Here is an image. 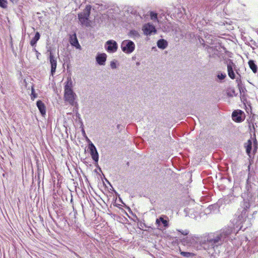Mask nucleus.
<instances>
[{
	"label": "nucleus",
	"mask_w": 258,
	"mask_h": 258,
	"mask_svg": "<svg viewBox=\"0 0 258 258\" xmlns=\"http://www.w3.org/2000/svg\"><path fill=\"white\" fill-rule=\"evenodd\" d=\"M238 198V196L234 195V193L232 192L224 197L223 203L225 205H231L235 203Z\"/></svg>",
	"instance_id": "14"
},
{
	"label": "nucleus",
	"mask_w": 258,
	"mask_h": 258,
	"mask_svg": "<svg viewBox=\"0 0 258 258\" xmlns=\"http://www.w3.org/2000/svg\"><path fill=\"white\" fill-rule=\"evenodd\" d=\"M88 149L92 159L95 163H98L99 160V154L95 145L90 141L88 145Z\"/></svg>",
	"instance_id": "12"
},
{
	"label": "nucleus",
	"mask_w": 258,
	"mask_h": 258,
	"mask_svg": "<svg viewBox=\"0 0 258 258\" xmlns=\"http://www.w3.org/2000/svg\"><path fill=\"white\" fill-rule=\"evenodd\" d=\"M110 67L112 69H115L116 68V63L115 61H111L110 62Z\"/></svg>",
	"instance_id": "32"
},
{
	"label": "nucleus",
	"mask_w": 258,
	"mask_h": 258,
	"mask_svg": "<svg viewBox=\"0 0 258 258\" xmlns=\"http://www.w3.org/2000/svg\"><path fill=\"white\" fill-rule=\"evenodd\" d=\"M75 93L73 90L64 91V98L65 101L68 102L71 105L74 106L76 103L75 101Z\"/></svg>",
	"instance_id": "13"
},
{
	"label": "nucleus",
	"mask_w": 258,
	"mask_h": 258,
	"mask_svg": "<svg viewBox=\"0 0 258 258\" xmlns=\"http://www.w3.org/2000/svg\"><path fill=\"white\" fill-rule=\"evenodd\" d=\"M120 47L124 53L131 54L135 49V44L131 40H124L121 43Z\"/></svg>",
	"instance_id": "4"
},
{
	"label": "nucleus",
	"mask_w": 258,
	"mask_h": 258,
	"mask_svg": "<svg viewBox=\"0 0 258 258\" xmlns=\"http://www.w3.org/2000/svg\"><path fill=\"white\" fill-rule=\"evenodd\" d=\"M91 7L87 5L85 9L81 13L78 14V19L82 25L89 27L90 25V21L89 19L91 13Z\"/></svg>",
	"instance_id": "3"
},
{
	"label": "nucleus",
	"mask_w": 258,
	"mask_h": 258,
	"mask_svg": "<svg viewBox=\"0 0 258 258\" xmlns=\"http://www.w3.org/2000/svg\"><path fill=\"white\" fill-rule=\"evenodd\" d=\"M256 150H257V147H255L254 148V150H253V151H254V152H255V151H256Z\"/></svg>",
	"instance_id": "38"
},
{
	"label": "nucleus",
	"mask_w": 258,
	"mask_h": 258,
	"mask_svg": "<svg viewBox=\"0 0 258 258\" xmlns=\"http://www.w3.org/2000/svg\"><path fill=\"white\" fill-rule=\"evenodd\" d=\"M142 29L144 34L147 36H150L157 33L155 26L150 23L144 24Z\"/></svg>",
	"instance_id": "10"
},
{
	"label": "nucleus",
	"mask_w": 258,
	"mask_h": 258,
	"mask_svg": "<svg viewBox=\"0 0 258 258\" xmlns=\"http://www.w3.org/2000/svg\"><path fill=\"white\" fill-rule=\"evenodd\" d=\"M249 130L250 133L251 134H253L254 136H255V128H254V124L253 123L252 124V126L249 124Z\"/></svg>",
	"instance_id": "29"
},
{
	"label": "nucleus",
	"mask_w": 258,
	"mask_h": 258,
	"mask_svg": "<svg viewBox=\"0 0 258 258\" xmlns=\"http://www.w3.org/2000/svg\"><path fill=\"white\" fill-rule=\"evenodd\" d=\"M248 65L250 69L254 74L257 72V67L255 64V61L253 60H249L248 62Z\"/></svg>",
	"instance_id": "24"
},
{
	"label": "nucleus",
	"mask_w": 258,
	"mask_h": 258,
	"mask_svg": "<svg viewBox=\"0 0 258 258\" xmlns=\"http://www.w3.org/2000/svg\"><path fill=\"white\" fill-rule=\"evenodd\" d=\"M150 18L153 21L157 20V14L154 12L151 11L150 12Z\"/></svg>",
	"instance_id": "28"
},
{
	"label": "nucleus",
	"mask_w": 258,
	"mask_h": 258,
	"mask_svg": "<svg viewBox=\"0 0 258 258\" xmlns=\"http://www.w3.org/2000/svg\"><path fill=\"white\" fill-rule=\"evenodd\" d=\"M107 59V55L105 53L98 52L96 56V61L100 66H104Z\"/></svg>",
	"instance_id": "15"
},
{
	"label": "nucleus",
	"mask_w": 258,
	"mask_h": 258,
	"mask_svg": "<svg viewBox=\"0 0 258 258\" xmlns=\"http://www.w3.org/2000/svg\"><path fill=\"white\" fill-rule=\"evenodd\" d=\"M48 51L49 52L48 59L49 60L51 67L50 74L51 75L53 76L56 72L57 59L56 57H55L54 55L51 50H48Z\"/></svg>",
	"instance_id": "8"
},
{
	"label": "nucleus",
	"mask_w": 258,
	"mask_h": 258,
	"mask_svg": "<svg viewBox=\"0 0 258 258\" xmlns=\"http://www.w3.org/2000/svg\"><path fill=\"white\" fill-rule=\"evenodd\" d=\"M231 117L235 122L240 123L245 119V114L241 110H234L232 113Z\"/></svg>",
	"instance_id": "6"
},
{
	"label": "nucleus",
	"mask_w": 258,
	"mask_h": 258,
	"mask_svg": "<svg viewBox=\"0 0 258 258\" xmlns=\"http://www.w3.org/2000/svg\"><path fill=\"white\" fill-rule=\"evenodd\" d=\"M139 16H140V17L141 19H142V18H143L142 16H141V15H139Z\"/></svg>",
	"instance_id": "40"
},
{
	"label": "nucleus",
	"mask_w": 258,
	"mask_h": 258,
	"mask_svg": "<svg viewBox=\"0 0 258 258\" xmlns=\"http://www.w3.org/2000/svg\"><path fill=\"white\" fill-rule=\"evenodd\" d=\"M252 142L251 140H248L247 143H245L244 147L246 149V153L250 156L252 150Z\"/></svg>",
	"instance_id": "22"
},
{
	"label": "nucleus",
	"mask_w": 258,
	"mask_h": 258,
	"mask_svg": "<svg viewBox=\"0 0 258 258\" xmlns=\"http://www.w3.org/2000/svg\"><path fill=\"white\" fill-rule=\"evenodd\" d=\"M129 36L130 37L135 39L139 38L140 37V35L139 32L135 30H132L130 31Z\"/></svg>",
	"instance_id": "27"
},
{
	"label": "nucleus",
	"mask_w": 258,
	"mask_h": 258,
	"mask_svg": "<svg viewBox=\"0 0 258 258\" xmlns=\"http://www.w3.org/2000/svg\"><path fill=\"white\" fill-rule=\"evenodd\" d=\"M235 217L232 221V223L233 225H236L237 227L242 223L246 219L245 218L243 217V216L241 217V215L239 214V212H236L235 214Z\"/></svg>",
	"instance_id": "16"
},
{
	"label": "nucleus",
	"mask_w": 258,
	"mask_h": 258,
	"mask_svg": "<svg viewBox=\"0 0 258 258\" xmlns=\"http://www.w3.org/2000/svg\"><path fill=\"white\" fill-rule=\"evenodd\" d=\"M40 37V35L38 32H36L35 34L34 37L30 41V45L32 46H35L37 41Z\"/></svg>",
	"instance_id": "23"
},
{
	"label": "nucleus",
	"mask_w": 258,
	"mask_h": 258,
	"mask_svg": "<svg viewBox=\"0 0 258 258\" xmlns=\"http://www.w3.org/2000/svg\"><path fill=\"white\" fill-rule=\"evenodd\" d=\"M33 51L35 52L37 58L39 59V56L40 55V53H39L35 48L33 49Z\"/></svg>",
	"instance_id": "34"
},
{
	"label": "nucleus",
	"mask_w": 258,
	"mask_h": 258,
	"mask_svg": "<svg viewBox=\"0 0 258 258\" xmlns=\"http://www.w3.org/2000/svg\"><path fill=\"white\" fill-rule=\"evenodd\" d=\"M178 231L179 232H180L183 235H187L188 234V231L187 230H185L184 231H181V230H178Z\"/></svg>",
	"instance_id": "35"
},
{
	"label": "nucleus",
	"mask_w": 258,
	"mask_h": 258,
	"mask_svg": "<svg viewBox=\"0 0 258 258\" xmlns=\"http://www.w3.org/2000/svg\"><path fill=\"white\" fill-rule=\"evenodd\" d=\"M237 75L239 76V77L236 78L235 79H236V82L238 84V85H239V83L241 82V79H240L241 76L239 73Z\"/></svg>",
	"instance_id": "33"
},
{
	"label": "nucleus",
	"mask_w": 258,
	"mask_h": 258,
	"mask_svg": "<svg viewBox=\"0 0 258 258\" xmlns=\"http://www.w3.org/2000/svg\"><path fill=\"white\" fill-rule=\"evenodd\" d=\"M169 222L168 217L166 215H162L156 219L155 224L159 229H166L169 227Z\"/></svg>",
	"instance_id": "5"
},
{
	"label": "nucleus",
	"mask_w": 258,
	"mask_h": 258,
	"mask_svg": "<svg viewBox=\"0 0 258 258\" xmlns=\"http://www.w3.org/2000/svg\"><path fill=\"white\" fill-rule=\"evenodd\" d=\"M37 97V94L35 93L34 89L32 88L31 98L32 100H34L35 98Z\"/></svg>",
	"instance_id": "31"
},
{
	"label": "nucleus",
	"mask_w": 258,
	"mask_h": 258,
	"mask_svg": "<svg viewBox=\"0 0 258 258\" xmlns=\"http://www.w3.org/2000/svg\"><path fill=\"white\" fill-rule=\"evenodd\" d=\"M254 144H256V140L254 141Z\"/></svg>",
	"instance_id": "42"
},
{
	"label": "nucleus",
	"mask_w": 258,
	"mask_h": 258,
	"mask_svg": "<svg viewBox=\"0 0 258 258\" xmlns=\"http://www.w3.org/2000/svg\"><path fill=\"white\" fill-rule=\"evenodd\" d=\"M157 45L159 48L164 49L168 45V42L164 39H160L157 41Z\"/></svg>",
	"instance_id": "21"
},
{
	"label": "nucleus",
	"mask_w": 258,
	"mask_h": 258,
	"mask_svg": "<svg viewBox=\"0 0 258 258\" xmlns=\"http://www.w3.org/2000/svg\"><path fill=\"white\" fill-rule=\"evenodd\" d=\"M180 254L183 257L186 258L192 257L195 255V254L192 252L183 251L179 249Z\"/></svg>",
	"instance_id": "26"
},
{
	"label": "nucleus",
	"mask_w": 258,
	"mask_h": 258,
	"mask_svg": "<svg viewBox=\"0 0 258 258\" xmlns=\"http://www.w3.org/2000/svg\"><path fill=\"white\" fill-rule=\"evenodd\" d=\"M206 48L207 49V51L209 53H213V54L218 55V50L217 49V47L210 46H208L206 47Z\"/></svg>",
	"instance_id": "25"
},
{
	"label": "nucleus",
	"mask_w": 258,
	"mask_h": 258,
	"mask_svg": "<svg viewBox=\"0 0 258 258\" xmlns=\"http://www.w3.org/2000/svg\"><path fill=\"white\" fill-rule=\"evenodd\" d=\"M36 105L41 115L44 116L46 114V107L44 103L41 100H39L36 102Z\"/></svg>",
	"instance_id": "18"
},
{
	"label": "nucleus",
	"mask_w": 258,
	"mask_h": 258,
	"mask_svg": "<svg viewBox=\"0 0 258 258\" xmlns=\"http://www.w3.org/2000/svg\"><path fill=\"white\" fill-rule=\"evenodd\" d=\"M254 124V128H255V127H256V126H257V125H256V123H255V124Z\"/></svg>",
	"instance_id": "39"
},
{
	"label": "nucleus",
	"mask_w": 258,
	"mask_h": 258,
	"mask_svg": "<svg viewBox=\"0 0 258 258\" xmlns=\"http://www.w3.org/2000/svg\"><path fill=\"white\" fill-rule=\"evenodd\" d=\"M7 0H0V7L5 9L7 7Z\"/></svg>",
	"instance_id": "30"
},
{
	"label": "nucleus",
	"mask_w": 258,
	"mask_h": 258,
	"mask_svg": "<svg viewBox=\"0 0 258 258\" xmlns=\"http://www.w3.org/2000/svg\"><path fill=\"white\" fill-rule=\"evenodd\" d=\"M70 43L72 46L76 47L77 49H80L81 47L80 45L76 33L73 34L70 37Z\"/></svg>",
	"instance_id": "17"
},
{
	"label": "nucleus",
	"mask_w": 258,
	"mask_h": 258,
	"mask_svg": "<svg viewBox=\"0 0 258 258\" xmlns=\"http://www.w3.org/2000/svg\"><path fill=\"white\" fill-rule=\"evenodd\" d=\"M251 206V204L249 202H246L244 200L242 204H241V208H239L237 212H239L241 215V217L247 218L248 215V210Z\"/></svg>",
	"instance_id": "11"
},
{
	"label": "nucleus",
	"mask_w": 258,
	"mask_h": 258,
	"mask_svg": "<svg viewBox=\"0 0 258 258\" xmlns=\"http://www.w3.org/2000/svg\"><path fill=\"white\" fill-rule=\"evenodd\" d=\"M203 238L202 236H193L189 235L182 239L183 245L187 247L198 248L199 246L202 247Z\"/></svg>",
	"instance_id": "2"
},
{
	"label": "nucleus",
	"mask_w": 258,
	"mask_h": 258,
	"mask_svg": "<svg viewBox=\"0 0 258 258\" xmlns=\"http://www.w3.org/2000/svg\"><path fill=\"white\" fill-rule=\"evenodd\" d=\"M82 132L83 135H86L85 132L84 128L82 129Z\"/></svg>",
	"instance_id": "37"
},
{
	"label": "nucleus",
	"mask_w": 258,
	"mask_h": 258,
	"mask_svg": "<svg viewBox=\"0 0 258 258\" xmlns=\"http://www.w3.org/2000/svg\"><path fill=\"white\" fill-rule=\"evenodd\" d=\"M250 179V177L249 176L248 178V180H249Z\"/></svg>",
	"instance_id": "41"
},
{
	"label": "nucleus",
	"mask_w": 258,
	"mask_h": 258,
	"mask_svg": "<svg viewBox=\"0 0 258 258\" xmlns=\"http://www.w3.org/2000/svg\"><path fill=\"white\" fill-rule=\"evenodd\" d=\"M236 68V65L233 63V61L231 59H229L227 63V72L228 76L232 80L236 78L234 71H236L237 74H238V70Z\"/></svg>",
	"instance_id": "9"
},
{
	"label": "nucleus",
	"mask_w": 258,
	"mask_h": 258,
	"mask_svg": "<svg viewBox=\"0 0 258 258\" xmlns=\"http://www.w3.org/2000/svg\"><path fill=\"white\" fill-rule=\"evenodd\" d=\"M227 76L225 73L221 71H218L216 76L215 81L218 83H223L226 78Z\"/></svg>",
	"instance_id": "19"
},
{
	"label": "nucleus",
	"mask_w": 258,
	"mask_h": 258,
	"mask_svg": "<svg viewBox=\"0 0 258 258\" xmlns=\"http://www.w3.org/2000/svg\"><path fill=\"white\" fill-rule=\"evenodd\" d=\"M235 232L232 226L225 227L215 232L202 235V248L213 255L216 251L219 252V247L228 240H232L231 234Z\"/></svg>",
	"instance_id": "1"
},
{
	"label": "nucleus",
	"mask_w": 258,
	"mask_h": 258,
	"mask_svg": "<svg viewBox=\"0 0 258 258\" xmlns=\"http://www.w3.org/2000/svg\"><path fill=\"white\" fill-rule=\"evenodd\" d=\"M64 89V91L73 90V81L71 77L67 78V80L65 82Z\"/></svg>",
	"instance_id": "20"
},
{
	"label": "nucleus",
	"mask_w": 258,
	"mask_h": 258,
	"mask_svg": "<svg viewBox=\"0 0 258 258\" xmlns=\"http://www.w3.org/2000/svg\"><path fill=\"white\" fill-rule=\"evenodd\" d=\"M13 4H16L19 0H10Z\"/></svg>",
	"instance_id": "36"
},
{
	"label": "nucleus",
	"mask_w": 258,
	"mask_h": 258,
	"mask_svg": "<svg viewBox=\"0 0 258 258\" xmlns=\"http://www.w3.org/2000/svg\"><path fill=\"white\" fill-rule=\"evenodd\" d=\"M104 48L107 52L113 53L118 49L117 43L114 40H109L104 44Z\"/></svg>",
	"instance_id": "7"
}]
</instances>
